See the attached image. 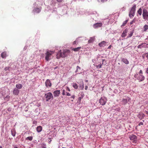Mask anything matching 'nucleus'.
Returning <instances> with one entry per match:
<instances>
[{
	"label": "nucleus",
	"mask_w": 148,
	"mask_h": 148,
	"mask_svg": "<svg viewBox=\"0 0 148 148\" xmlns=\"http://www.w3.org/2000/svg\"><path fill=\"white\" fill-rule=\"evenodd\" d=\"M10 67L9 66L8 67H5V68L4 69V70L5 71H9L10 70Z\"/></svg>",
	"instance_id": "nucleus-34"
},
{
	"label": "nucleus",
	"mask_w": 148,
	"mask_h": 148,
	"mask_svg": "<svg viewBox=\"0 0 148 148\" xmlns=\"http://www.w3.org/2000/svg\"><path fill=\"white\" fill-rule=\"evenodd\" d=\"M19 90L16 88L14 89L13 90V93L16 95H18L19 93Z\"/></svg>",
	"instance_id": "nucleus-12"
},
{
	"label": "nucleus",
	"mask_w": 148,
	"mask_h": 148,
	"mask_svg": "<svg viewBox=\"0 0 148 148\" xmlns=\"http://www.w3.org/2000/svg\"><path fill=\"white\" fill-rule=\"evenodd\" d=\"M130 100V98H129V99H128V101H129Z\"/></svg>",
	"instance_id": "nucleus-56"
},
{
	"label": "nucleus",
	"mask_w": 148,
	"mask_h": 148,
	"mask_svg": "<svg viewBox=\"0 0 148 148\" xmlns=\"http://www.w3.org/2000/svg\"><path fill=\"white\" fill-rule=\"evenodd\" d=\"M102 24L101 23H97L94 24L93 25L94 28H96L99 27H100L102 26Z\"/></svg>",
	"instance_id": "nucleus-9"
},
{
	"label": "nucleus",
	"mask_w": 148,
	"mask_h": 148,
	"mask_svg": "<svg viewBox=\"0 0 148 148\" xmlns=\"http://www.w3.org/2000/svg\"><path fill=\"white\" fill-rule=\"evenodd\" d=\"M62 94L63 95H66L65 91L64 90H62Z\"/></svg>",
	"instance_id": "nucleus-40"
},
{
	"label": "nucleus",
	"mask_w": 148,
	"mask_h": 148,
	"mask_svg": "<svg viewBox=\"0 0 148 148\" xmlns=\"http://www.w3.org/2000/svg\"><path fill=\"white\" fill-rule=\"evenodd\" d=\"M45 85L47 87H50L51 86V83L49 79H47L45 82Z\"/></svg>",
	"instance_id": "nucleus-10"
},
{
	"label": "nucleus",
	"mask_w": 148,
	"mask_h": 148,
	"mask_svg": "<svg viewBox=\"0 0 148 148\" xmlns=\"http://www.w3.org/2000/svg\"><path fill=\"white\" fill-rule=\"evenodd\" d=\"M11 108H8V110L9 111H11Z\"/></svg>",
	"instance_id": "nucleus-50"
},
{
	"label": "nucleus",
	"mask_w": 148,
	"mask_h": 148,
	"mask_svg": "<svg viewBox=\"0 0 148 148\" xmlns=\"http://www.w3.org/2000/svg\"><path fill=\"white\" fill-rule=\"evenodd\" d=\"M137 47L138 48L140 49H141L142 48H143V47H142V44L138 45Z\"/></svg>",
	"instance_id": "nucleus-39"
},
{
	"label": "nucleus",
	"mask_w": 148,
	"mask_h": 148,
	"mask_svg": "<svg viewBox=\"0 0 148 148\" xmlns=\"http://www.w3.org/2000/svg\"><path fill=\"white\" fill-rule=\"evenodd\" d=\"M63 0H57V1L59 2H61Z\"/></svg>",
	"instance_id": "nucleus-47"
},
{
	"label": "nucleus",
	"mask_w": 148,
	"mask_h": 148,
	"mask_svg": "<svg viewBox=\"0 0 148 148\" xmlns=\"http://www.w3.org/2000/svg\"><path fill=\"white\" fill-rule=\"evenodd\" d=\"M128 21V20H126L125 21H124L123 22V23L122 25L121 26V27H123V26H125V25H126V24L127 23V22Z\"/></svg>",
	"instance_id": "nucleus-29"
},
{
	"label": "nucleus",
	"mask_w": 148,
	"mask_h": 148,
	"mask_svg": "<svg viewBox=\"0 0 148 148\" xmlns=\"http://www.w3.org/2000/svg\"><path fill=\"white\" fill-rule=\"evenodd\" d=\"M45 96L46 99V101H49L50 100L53 99L52 94L51 92H49L45 94Z\"/></svg>",
	"instance_id": "nucleus-4"
},
{
	"label": "nucleus",
	"mask_w": 148,
	"mask_h": 148,
	"mask_svg": "<svg viewBox=\"0 0 148 148\" xmlns=\"http://www.w3.org/2000/svg\"><path fill=\"white\" fill-rule=\"evenodd\" d=\"M70 52V51L69 50H64L62 53L60 50L58 51L56 55V58L57 59H59L60 58H64L66 57Z\"/></svg>",
	"instance_id": "nucleus-1"
},
{
	"label": "nucleus",
	"mask_w": 148,
	"mask_h": 148,
	"mask_svg": "<svg viewBox=\"0 0 148 148\" xmlns=\"http://www.w3.org/2000/svg\"><path fill=\"white\" fill-rule=\"evenodd\" d=\"M33 137L32 136H30L27 137L25 139L26 140H29L31 141L33 139Z\"/></svg>",
	"instance_id": "nucleus-26"
},
{
	"label": "nucleus",
	"mask_w": 148,
	"mask_h": 148,
	"mask_svg": "<svg viewBox=\"0 0 148 148\" xmlns=\"http://www.w3.org/2000/svg\"><path fill=\"white\" fill-rule=\"evenodd\" d=\"M145 56L148 59V53H145L143 56V58H144Z\"/></svg>",
	"instance_id": "nucleus-35"
},
{
	"label": "nucleus",
	"mask_w": 148,
	"mask_h": 148,
	"mask_svg": "<svg viewBox=\"0 0 148 148\" xmlns=\"http://www.w3.org/2000/svg\"><path fill=\"white\" fill-rule=\"evenodd\" d=\"M146 72L148 74V68H147L146 70Z\"/></svg>",
	"instance_id": "nucleus-52"
},
{
	"label": "nucleus",
	"mask_w": 148,
	"mask_h": 148,
	"mask_svg": "<svg viewBox=\"0 0 148 148\" xmlns=\"http://www.w3.org/2000/svg\"><path fill=\"white\" fill-rule=\"evenodd\" d=\"M128 32V30L125 29L121 35V36L123 38L125 37L127 35V34Z\"/></svg>",
	"instance_id": "nucleus-14"
},
{
	"label": "nucleus",
	"mask_w": 148,
	"mask_h": 148,
	"mask_svg": "<svg viewBox=\"0 0 148 148\" xmlns=\"http://www.w3.org/2000/svg\"><path fill=\"white\" fill-rule=\"evenodd\" d=\"M73 87L74 88L76 89H77L78 88L77 85L76 83L73 84Z\"/></svg>",
	"instance_id": "nucleus-28"
},
{
	"label": "nucleus",
	"mask_w": 148,
	"mask_h": 148,
	"mask_svg": "<svg viewBox=\"0 0 148 148\" xmlns=\"http://www.w3.org/2000/svg\"><path fill=\"white\" fill-rule=\"evenodd\" d=\"M121 61L127 64H128L129 63V62L128 60L126 58H122Z\"/></svg>",
	"instance_id": "nucleus-16"
},
{
	"label": "nucleus",
	"mask_w": 148,
	"mask_h": 148,
	"mask_svg": "<svg viewBox=\"0 0 148 148\" xmlns=\"http://www.w3.org/2000/svg\"><path fill=\"white\" fill-rule=\"evenodd\" d=\"M143 17L144 19L148 20V12L146 9H144L143 11Z\"/></svg>",
	"instance_id": "nucleus-5"
},
{
	"label": "nucleus",
	"mask_w": 148,
	"mask_h": 148,
	"mask_svg": "<svg viewBox=\"0 0 148 148\" xmlns=\"http://www.w3.org/2000/svg\"><path fill=\"white\" fill-rule=\"evenodd\" d=\"M81 99V97H79V100H80Z\"/></svg>",
	"instance_id": "nucleus-55"
},
{
	"label": "nucleus",
	"mask_w": 148,
	"mask_h": 148,
	"mask_svg": "<svg viewBox=\"0 0 148 148\" xmlns=\"http://www.w3.org/2000/svg\"><path fill=\"white\" fill-rule=\"evenodd\" d=\"M138 117L141 120L143 119L145 115L142 112H140L137 115Z\"/></svg>",
	"instance_id": "nucleus-13"
},
{
	"label": "nucleus",
	"mask_w": 148,
	"mask_h": 148,
	"mask_svg": "<svg viewBox=\"0 0 148 148\" xmlns=\"http://www.w3.org/2000/svg\"><path fill=\"white\" fill-rule=\"evenodd\" d=\"M135 77H137V79L139 80V81H143L145 79V77L142 75H135L134 76Z\"/></svg>",
	"instance_id": "nucleus-8"
},
{
	"label": "nucleus",
	"mask_w": 148,
	"mask_h": 148,
	"mask_svg": "<svg viewBox=\"0 0 148 148\" xmlns=\"http://www.w3.org/2000/svg\"><path fill=\"white\" fill-rule=\"evenodd\" d=\"M130 138L131 140L133 141V143H136L137 140V137L135 135L132 134L129 137Z\"/></svg>",
	"instance_id": "nucleus-6"
},
{
	"label": "nucleus",
	"mask_w": 148,
	"mask_h": 148,
	"mask_svg": "<svg viewBox=\"0 0 148 148\" xmlns=\"http://www.w3.org/2000/svg\"><path fill=\"white\" fill-rule=\"evenodd\" d=\"M95 40V37H91L88 41V43H90L93 42Z\"/></svg>",
	"instance_id": "nucleus-18"
},
{
	"label": "nucleus",
	"mask_w": 148,
	"mask_h": 148,
	"mask_svg": "<svg viewBox=\"0 0 148 148\" xmlns=\"http://www.w3.org/2000/svg\"><path fill=\"white\" fill-rule=\"evenodd\" d=\"M122 103L124 105L126 104L127 102V99L123 98L122 101Z\"/></svg>",
	"instance_id": "nucleus-23"
},
{
	"label": "nucleus",
	"mask_w": 148,
	"mask_h": 148,
	"mask_svg": "<svg viewBox=\"0 0 148 148\" xmlns=\"http://www.w3.org/2000/svg\"><path fill=\"white\" fill-rule=\"evenodd\" d=\"M54 53V51L47 50L45 53V59L47 61H48L51 59V56Z\"/></svg>",
	"instance_id": "nucleus-2"
},
{
	"label": "nucleus",
	"mask_w": 148,
	"mask_h": 148,
	"mask_svg": "<svg viewBox=\"0 0 148 148\" xmlns=\"http://www.w3.org/2000/svg\"><path fill=\"white\" fill-rule=\"evenodd\" d=\"M137 12L139 15H141L142 13V10L141 8H140L137 11Z\"/></svg>",
	"instance_id": "nucleus-27"
},
{
	"label": "nucleus",
	"mask_w": 148,
	"mask_h": 148,
	"mask_svg": "<svg viewBox=\"0 0 148 148\" xmlns=\"http://www.w3.org/2000/svg\"><path fill=\"white\" fill-rule=\"evenodd\" d=\"M106 42L105 41H103L99 43L98 45L100 47H104L106 45Z\"/></svg>",
	"instance_id": "nucleus-15"
},
{
	"label": "nucleus",
	"mask_w": 148,
	"mask_h": 148,
	"mask_svg": "<svg viewBox=\"0 0 148 148\" xmlns=\"http://www.w3.org/2000/svg\"><path fill=\"white\" fill-rule=\"evenodd\" d=\"M82 85H80V88H81L82 89H83V88H84V83H83V82H82Z\"/></svg>",
	"instance_id": "nucleus-38"
},
{
	"label": "nucleus",
	"mask_w": 148,
	"mask_h": 148,
	"mask_svg": "<svg viewBox=\"0 0 148 148\" xmlns=\"http://www.w3.org/2000/svg\"><path fill=\"white\" fill-rule=\"evenodd\" d=\"M78 69H80V67L78 66H77V70H76L75 71V72H77V70H78Z\"/></svg>",
	"instance_id": "nucleus-42"
},
{
	"label": "nucleus",
	"mask_w": 148,
	"mask_h": 148,
	"mask_svg": "<svg viewBox=\"0 0 148 148\" xmlns=\"http://www.w3.org/2000/svg\"><path fill=\"white\" fill-rule=\"evenodd\" d=\"M136 21V20H135V18H134L133 20L132 21L130 22V25H132V24H133V23H135Z\"/></svg>",
	"instance_id": "nucleus-36"
},
{
	"label": "nucleus",
	"mask_w": 148,
	"mask_h": 148,
	"mask_svg": "<svg viewBox=\"0 0 148 148\" xmlns=\"http://www.w3.org/2000/svg\"><path fill=\"white\" fill-rule=\"evenodd\" d=\"M77 43V42L76 41H74L73 42V45H75V44Z\"/></svg>",
	"instance_id": "nucleus-48"
},
{
	"label": "nucleus",
	"mask_w": 148,
	"mask_h": 148,
	"mask_svg": "<svg viewBox=\"0 0 148 148\" xmlns=\"http://www.w3.org/2000/svg\"><path fill=\"white\" fill-rule=\"evenodd\" d=\"M0 148H2L1 146H0Z\"/></svg>",
	"instance_id": "nucleus-57"
},
{
	"label": "nucleus",
	"mask_w": 148,
	"mask_h": 148,
	"mask_svg": "<svg viewBox=\"0 0 148 148\" xmlns=\"http://www.w3.org/2000/svg\"><path fill=\"white\" fill-rule=\"evenodd\" d=\"M81 47H78L77 48H73L72 50L75 51H77L80 49Z\"/></svg>",
	"instance_id": "nucleus-22"
},
{
	"label": "nucleus",
	"mask_w": 148,
	"mask_h": 148,
	"mask_svg": "<svg viewBox=\"0 0 148 148\" xmlns=\"http://www.w3.org/2000/svg\"><path fill=\"white\" fill-rule=\"evenodd\" d=\"M11 133H12V135L13 136H15V134H16L14 130H12L11 131Z\"/></svg>",
	"instance_id": "nucleus-31"
},
{
	"label": "nucleus",
	"mask_w": 148,
	"mask_h": 148,
	"mask_svg": "<svg viewBox=\"0 0 148 148\" xmlns=\"http://www.w3.org/2000/svg\"><path fill=\"white\" fill-rule=\"evenodd\" d=\"M66 90H68L69 91H70V90L69 89V88L68 87H67L66 88Z\"/></svg>",
	"instance_id": "nucleus-46"
},
{
	"label": "nucleus",
	"mask_w": 148,
	"mask_h": 148,
	"mask_svg": "<svg viewBox=\"0 0 148 148\" xmlns=\"http://www.w3.org/2000/svg\"><path fill=\"white\" fill-rule=\"evenodd\" d=\"M58 68V66H56V67H55L54 68V69L55 70L56 69H57Z\"/></svg>",
	"instance_id": "nucleus-53"
},
{
	"label": "nucleus",
	"mask_w": 148,
	"mask_h": 148,
	"mask_svg": "<svg viewBox=\"0 0 148 148\" xmlns=\"http://www.w3.org/2000/svg\"><path fill=\"white\" fill-rule=\"evenodd\" d=\"M142 47L143 48L148 47V44H146L145 43H142Z\"/></svg>",
	"instance_id": "nucleus-25"
},
{
	"label": "nucleus",
	"mask_w": 148,
	"mask_h": 148,
	"mask_svg": "<svg viewBox=\"0 0 148 148\" xmlns=\"http://www.w3.org/2000/svg\"><path fill=\"white\" fill-rule=\"evenodd\" d=\"M143 74V71L142 70H140L139 73V75H142Z\"/></svg>",
	"instance_id": "nucleus-41"
},
{
	"label": "nucleus",
	"mask_w": 148,
	"mask_h": 148,
	"mask_svg": "<svg viewBox=\"0 0 148 148\" xmlns=\"http://www.w3.org/2000/svg\"><path fill=\"white\" fill-rule=\"evenodd\" d=\"M10 97L9 95H7L5 98V100L7 101H8L9 100V99L10 98Z\"/></svg>",
	"instance_id": "nucleus-30"
},
{
	"label": "nucleus",
	"mask_w": 148,
	"mask_h": 148,
	"mask_svg": "<svg viewBox=\"0 0 148 148\" xmlns=\"http://www.w3.org/2000/svg\"><path fill=\"white\" fill-rule=\"evenodd\" d=\"M136 8V5L135 4L133 5L131 8L130 10L129 14V17L131 18H132L134 16Z\"/></svg>",
	"instance_id": "nucleus-3"
},
{
	"label": "nucleus",
	"mask_w": 148,
	"mask_h": 148,
	"mask_svg": "<svg viewBox=\"0 0 148 148\" xmlns=\"http://www.w3.org/2000/svg\"><path fill=\"white\" fill-rule=\"evenodd\" d=\"M40 11L41 9L38 8H36L33 10L34 11V12H36L37 13H39L40 12Z\"/></svg>",
	"instance_id": "nucleus-19"
},
{
	"label": "nucleus",
	"mask_w": 148,
	"mask_h": 148,
	"mask_svg": "<svg viewBox=\"0 0 148 148\" xmlns=\"http://www.w3.org/2000/svg\"><path fill=\"white\" fill-rule=\"evenodd\" d=\"M60 92V90H58L55 91L53 92L54 97H58L59 95Z\"/></svg>",
	"instance_id": "nucleus-11"
},
{
	"label": "nucleus",
	"mask_w": 148,
	"mask_h": 148,
	"mask_svg": "<svg viewBox=\"0 0 148 148\" xmlns=\"http://www.w3.org/2000/svg\"><path fill=\"white\" fill-rule=\"evenodd\" d=\"M1 56L3 58H6V53L5 52H2L1 54Z\"/></svg>",
	"instance_id": "nucleus-20"
},
{
	"label": "nucleus",
	"mask_w": 148,
	"mask_h": 148,
	"mask_svg": "<svg viewBox=\"0 0 148 148\" xmlns=\"http://www.w3.org/2000/svg\"><path fill=\"white\" fill-rule=\"evenodd\" d=\"M75 96L73 95L71 97V98H73V99H74L75 98Z\"/></svg>",
	"instance_id": "nucleus-45"
},
{
	"label": "nucleus",
	"mask_w": 148,
	"mask_h": 148,
	"mask_svg": "<svg viewBox=\"0 0 148 148\" xmlns=\"http://www.w3.org/2000/svg\"><path fill=\"white\" fill-rule=\"evenodd\" d=\"M66 95L67 96H71V94L69 92H66Z\"/></svg>",
	"instance_id": "nucleus-44"
},
{
	"label": "nucleus",
	"mask_w": 148,
	"mask_h": 148,
	"mask_svg": "<svg viewBox=\"0 0 148 148\" xmlns=\"http://www.w3.org/2000/svg\"><path fill=\"white\" fill-rule=\"evenodd\" d=\"M16 86L17 89H21L23 86L21 84H18L16 85Z\"/></svg>",
	"instance_id": "nucleus-21"
},
{
	"label": "nucleus",
	"mask_w": 148,
	"mask_h": 148,
	"mask_svg": "<svg viewBox=\"0 0 148 148\" xmlns=\"http://www.w3.org/2000/svg\"><path fill=\"white\" fill-rule=\"evenodd\" d=\"M14 148H18L17 147H14Z\"/></svg>",
	"instance_id": "nucleus-58"
},
{
	"label": "nucleus",
	"mask_w": 148,
	"mask_h": 148,
	"mask_svg": "<svg viewBox=\"0 0 148 148\" xmlns=\"http://www.w3.org/2000/svg\"><path fill=\"white\" fill-rule=\"evenodd\" d=\"M101 66H102V64H99L98 65H97L96 66V68L97 69H99V68H101Z\"/></svg>",
	"instance_id": "nucleus-33"
},
{
	"label": "nucleus",
	"mask_w": 148,
	"mask_h": 148,
	"mask_svg": "<svg viewBox=\"0 0 148 148\" xmlns=\"http://www.w3.org/2000/svg\"><path fill=\"white\" fill-rule=\"evenodd\" d=\"M133 32H131L130 34H129L128 36H127V38L131 37L133 35Z\"/></svg>",
	"instance_id": "nucleus-32"
},
{
	"label": "nucleus",
	"mask_w": 148,
	"mask_h": 148,
	"mask_svg": "<svg viewBox=\"0 0 148 148\" xmlns=\"http://www.w3.org/2000/svg\"><path fill=\"white\" fill-rule=\"evenodd\" d=\"M71 148H73L72 147H71Z\"/></svg>",
	"instance_id": "nucleus-59"
},
{
	"label": "nucleus",
	"mask_w": 148,
	"mask_h": 148,
	"mask_svg": "<svg viewBox=\"0 0 148 148\" xmlns=\"http://www.w3.org/2000/svg\"><path fill=\"white\" fill-rule=\"evenodd\" d=\"M107 100L105 97H102L99 100V102L102 105H105L107 102Z\"/></svg>",
	"instance_id": "nucleus-7"
},
{
	"label": "nucleus",
	"mask_w": 148,
	"mask_h": 148,
	"mask_svg": "<svg viewBox=\"0 0 148 148\" xmlns=\"http://www.w3.org/2000/svg\"><path fill=\"white\" fill-rule=\"evenodd\" d=\"M42 127L40 126H38L36 128V131L38 132H40L42 131Z\"/></svg>",
	"instance_id": "nucleus-17"
},
{
	"label": "nucleus",
	"mask_w": 148,
	"mask_h": 148,
	"mask_svg": "<svg viewBox=\"0 0 148 148\" xmlns=\"http://www.w3.org/2000/svg\"><path fill=\"white\" fill-rule=\"evenodd\" d=\"M143 123L142 122H140L138 124V125L140 126V125H143Z\"/></svg>",
	"instance_id": "nucleus-43"
},
{
	"label": "nucleus",
	"mask_w": 148,
	"mask_h": 148,
	"mask_svg": "<svg viewBox=\"0 0 148 148\" xmlns=\"http://www.w3.org/2000/svg\"><path fill=\"white\" fill-rule=\"evenodd\" d=\"M144 31L145 32L148 29V25H146L143 27Z\"/></svg>",
	"instance_id": "nucleus-24"
},
{
	"label": "nucleus",
	"mask_w": 148,
	"mask_h": 148,
	"mask_svg": "<svg viewBox=\"0 0 148 148\" xmlns=\"http://www.w3.org/2000/svg\"><path fill=\"white\" fill-rule=\"evenodd\" d=\"M88 87L87 86H85V89L86 90H87L88 89Z\"/></svg>",
	"instance_id": "nucleus-51"
},
{
	"label": "nucleus",
	"mask_w": 148,
	"mask_h": 148,
	"mask_svg": "<svg viewBox=\"0 0 148 148\" xmlns=\"http://www.w3.org/2000/svg\"><path fill=\"white\" fill-rule=\"evenodd\" d=\"M107 64L106 61L105 59L102 60V64H104V65L106 64Z\"/></svg>",
	"instance_id": "nucleus-37"
},
{
	"label": "nucleus",
	"mask_w": 148,
	"mask_h": 148,
	"mask_svg": "<svg viewBox=\"0 0 148 148\" xmlns=\"http://www.w3.org/2000/svg\"><path fill=\"white\" fill-rule=\"evenodd\" d=\"M112 46L111 45H110L108 47V49H110L112 47Z\"/></svg>",
	"instance_id": "nucleus-49"
},
{
	"label": "nucleus",
	"mask_w": 148,
	"mask_h": 148,
	"mask_svg": "<svg viewBox=\"0 0 148 148\" xmlns=\"http://www.w3.org/2000/svg\"><path fill=\"white\" fill-rule=\"evenodd\" d=\"M145 112H146V114H147L148 115V112L147 111H145Z\"/></svg>",
	"instance_id": "nucleus-54"
}]
</instances>
